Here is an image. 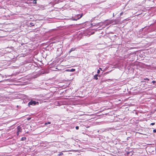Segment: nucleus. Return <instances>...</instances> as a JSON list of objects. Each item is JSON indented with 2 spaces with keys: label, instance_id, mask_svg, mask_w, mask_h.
<instances>
[{
  "label": "nucleus",
  "instance_id": "1",
  "mask_svg": "<svg viewBox=\"0 0 156 156\" xmlns=\"http://www.w3.org/2000/svg\"><path fill=\"white\" fill-rule=\"evenodd\" d=\"M37 104L38 105L39 104L38 102H36L35 101H31L29 102V103L28 104V105L29 106H30V105H36Z\"/></svg>",
  "mask_w": 156,
  "mask_h": 156
},
{
  "label": "nucleus",
  "instance_id": "2",
  "mask_svg": "<svg viewBox=\"0 0 156 156\" xmlns=\"http://www.w3.org/2000/svg\"><path fill=\"white\" fill-rule=\"evenodd\" d=\"M17 135L18 136L19 134V133L21 132L22 131V129L20 126H19L17 127Z\"/></svg>",
  "mask_w": 156,
  "mask_h": 156
},
{
  "label": "nucleus",
  "instance_id": "3",
  "mask_svg": "<svg viewBox=\"0 0 156 156\" xmlns=\"http://www.w3.org/2000/svg\"><path fill=\"white\" fill-rule=\"evenodd\" d=\"M75 71V69H72L70 70L68 69V70H66V71H69V72H74Z\"/></svg>",
  "mask_w": 156,
  "mask_h": 156
},
{
  "label": "nucleus",
  "instance_id": "4",
  "mask_svg": "<svg viewBox=\"0 0 156 156\" xmlns=\"http://www.w3.org/2000/svg\"><path fill=\"white\" fill-rule=\"evenodd\" d=\"M98 74L94 76V78L96 80H97L98 79Z\"/></svg>",
  "mask_w": 156,
  "mask_h": 156
},
{
  "label": "nucleus",
  "instance_id": "5",
  "mask_svg": "<svg viewBox=\"0 0 156 156\" xmlns=\"http://www.w3.org/2000/svg\"><path fill=\"white\" fill-rule=\"evenodd\" d=\"M26 139V138L25 137H23L21 138V140L23 141L25 140Z\"/></svg>",
  "mask_w": 156,
  "mask_h": 156
},
{
  "label": "nucleus",
  "instance_id": "6",
  "mask_svg": "<svg viewBox=\"0 0 156 156\" xmlns=\"http://www.w3.org/2000/svg\"><path fill=\"white\" fill-rule=\"evenodd\" d=\"M75 50V49H74V48H72L70 49V51H69V53H70L71 51H74Z\"/></svg>",
  "mask_w": 156,
  "mask_h": 156
},
{
  "label": "nucleus",
  "instance_id": "7",
  "mask_svg": "<svg viewBox=\"0 0 156 156\" xmlns=\"http://www.w3.org/2000/svg\"><path fill=\"white\" fill-rule=\"evenodd\" d=\"M51 123V122H46L44 124V125H47V124H50Z\"/></svg>",
  "mask_w": 156,
  "mask_h": 156
},
{
  "label": "nucleus",
  "instance_id": "8",
  "mask_svg": "<svg viewBox=\"0 0 156 156\" xmlns=\"http://www.w3.org/2000/svg\"><path fill=\"white\" fill-rule=\"evenodd\" d=\"M76 129L78 130L79 129V127L78 126H76Z\"/></svg>",
  "mask_w": 156,
  "mask_h": 156
},
{
  "label": "nucleus",
  "instance_id": "9",
  "mask_svg": "<svg viewBox=\"0 0 156 156\" xmlns=\"http://www.w3.org/2000/svg\"><path fill=\"white\" fill-rule=\"evenodd\" d=\"M144 80H149V79L148 78H144Z\"/></svg>",
  "mask_w": 156,
  "mask_h": 156
},
{
  "label": "nucleus",
  "instance_id": "10",
  "mask_svg": "<svg viewBox=\"0 0 156 156\" xmlns=\"http://www.w3.org/2000/svg\"><path fill=\"white\" fill-rule=\"evenodd\" d=\"M154 125H155V123H151V125L152 126Z\"/></svg>",
  "mask_w": 156,
  "mask_h": 156
},
{
  "label": "nucleus",
  "instance_id": "11",
  "mask_svg": "<svg viewBox=\"0 0 156 156\" xmlns=\"http://www.w3.org/2000/svg\"><path fill=\"white\" fill-rule=\"evenodd\" d=\"M100 72V71L98 69L97 71V73L99 74Z\"/></svg>",
  "mask_w": 156,
  "mask_h": 156
},
{
  "label": "nucleus",
  "instance_id": "12",
  "mask_svg": "<svg viewBox=\"0 0 156 156\" xmlns=\"http://www.w3.org/2000/svg\"><path fill=\"white\" fill-rule=\"evenodd\" d=\"M153 131L154 133H156V129H154Z\"/></svg>",
  "mask_w": 156,
  "mask_h": 156
},
{
  "label": "nucleus",
  "instance_id": "13",
  "mask_svg": "<svg viewBox=\"0 0 156 156\" xmlns=\"http://www.w3.org/2000/svg\"><path fill=\"white\" fill-rule=\"evenodd\" d=\"M123 12H121L120 13V16H121L123 14Z\"/></svg>",
  "mask_w": 156,
  "mask_h": 156
},
{
  "label": "nucleus",
  "instance_id": "14",
  "mask_svg": "<svg viewBox=\"0 0 156 156\" xmlns=\"http://www.w3.org/2000/svg\"><path fill=\"white\" fill-rule=\"evenodd\" d=\"M152 82L153 83H156V81H154V80H153L152 81Z\"/></svg>",
  "mask_w": 156,
  "mask_h": 156
},
{
  "label": "nucleus",
  "instance_id": "15",
  "mask_svg": "<svg viewBox=\"0 0 156 156\" xmlns=\"http://www.w3.org/2000/svg\"><path fill=\"white\" fill-rule=\"evenodd\" d=\"M33 23H30V25L31 26H34V25H33Z\"/></svg>",
  "mask_w": 156,
  "mask_h": 156
},
{
  "label": "nucleus",
  "instance_id": "16",
  "mask_svg": "<svg viewBox=\"0 0 156 156\" xmlns=\"http://www.w3.org/2000/svg\"><path fill=\"white\" fill-rule=\"evenodd\" d=\"M63 154V153L62 152H61V153L59 154V155H61Z\"/></svg>",
  "mask_w": 156,
  "mask_h": 156
},
{
  "label": "nucleus",
  "instance_id": "17",
  "mask_svg": "<svg viewBox=\"0 0 156 156\" xmlns=\"http://www.w3.org/2000/svg\"><path fill=\"white\" fill-rule=\"evenodd\" d=\"M82 16V15H81V16H80V18Z\"/></svg>",
  "mask_w": 156,
  "mask_h": 156
},
{
  "label": "nucleus",
  "instance_id": "18",
  "mask_svg": "<svg viewBox=\"0 0 156 156\" xmlns=\"http://www.w3.org/2000/svg\"><path fill=\"white\" fill-rule=\"evenodd\" d=\"M30 119V118H29L28 120H29V119Z\"/></svg>",
  "mask_w": 156,
  "mask_h": 156
},
{
  "label": "nucleus",
  "instance_id": "19",
  "mask_svg": "<svg viewBox=\"0 0 156 156\" xmlns=\"http://www.w3.org/2000/svg\"><path fill=\"white\" fill-rule=\"evenodd\" d=\"M100 69H101V68H100Z\"/></svg>",
  "mask_w": 156,
  "mask_h": 156
}]
</instances>
